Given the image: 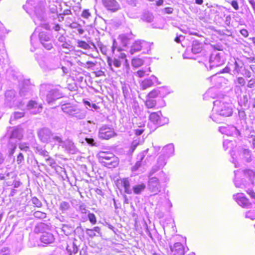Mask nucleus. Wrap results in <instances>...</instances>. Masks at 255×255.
Listing matches in <instances>:
<instances>
[{
	"label": "nucleus",
	"mask_w": 255,
	"mask_h": 255,
	"mask_svg": "<svg viewBox=\"0 0 255 255\" xmlns=\"http://www.w3.org/2000/svg\"><path fill=\"white\" fill-rule=\"evenodd\" d=\"M83 102L85 105H88L89 107H91V104L89 101L84 100Z\"/></svg>",
	"instance_id": "nucleus-61"
},
{
	"label": "nucleus",
	"mask_w": 255,
	"mask_h": 255,
	"mask_svg": "<svg viewBox=\"0 0 255 255\" xmlns=\"http://www.w3.org/2000/svg\"><path fill=\"white\" fill-rule=\"evenodd\" d=\"M38 227L40 229H44L45 228L48 230L49 229V226L43 223H40L38 225Z\"/></svg>",
	"instance_id": "nucleus-45"
},
{
	"label": "nucleus",
	"mask_w": 255,
	"mask_h": 255,
	"mask_svg": "<svg viewBox=\"0 0 255 255\" xmlns=\"http://www.w3.org/2000/svg\"><path fill=\"white\" fill-rule=\"evenodd\" d=\"M77 63L81 66L86 69H90L96 65V63L87 59V55L81 57L77 61Z\"/></svg>",
	"instance_id": "nucleus-9"
},
{
	"label": "nucleus",
	"mask_w": 255,
	"mask_h": 255,
	"mask_svg": "<svg viewBox=\"0 0 255 255\" xmlns=\"http://www.w3.org/2000/svg\"><path fill=\"white\" fill-rule=\"evenodd\" d=\"M27 108L28 110H34V114H37L41 112L43 107L42 104H38L36 101L30 100L27 104Z\"/></svg>",
	"instance_id": "nucleus-11"
},
{
	"label": "nucleus",
	"mask_w": 255,
	"mask_h": 255,
	"mask_svg": "<svg viewBox=\"0 0 255 255\" xmlns=\"http://www.w3.org/2000/svg\"><path fill=\"white\" fill-rule=\"evenodd\" d=\"M234 199L237 204L244 208H249L252 203L242 193H238L234 196Z\"/></svg>",
	"instance_id": "nucleus-8"
},
{
	"label": "nucleus",
	"mask_w": 255,
	"mask_h": 255,
	"mask_svg": "<svg viewBox=\"0 0 255 255\" xmlns=\"http://www.w3.org/2000/svg\"><path fill=\"white\" fill-rule=\"evenodd\" d=\"M1 218H2V215L1 214H0V221H1Z\"/></svg>",
	"instance_id": "nucleus-63"
},
{
	"label": "nucleus",
	"mask_w": 255,
	"mask_h": 255,
	"mask_svg": "<svg viewBox=\"0 0 255 255\" xmlns=\"http://www.w3.org/2000/svg\"><path fill=\"white\" fill-rule=\"evenodd\" d=\"M107 62L110 67L112 66V63H113L114 66L117 68L121 67L122 63L123 62L126 64H128L127 55L124 53H121L117 58H115L113 60L108 57L107 58Z\"/></svg>",
	"instance_id": "nucleus-6"
},
{
	"label": "nucleus",
	"mask_w": 255,
	"mask_h": 255,
	"mask_svg": "<svg viewBox=\"0 0 255 255\" xmlns=\"http://www.w3.org/2000/svg\"><path fill=\"white\" fill-rule=\"evenodd\" d=\"M247 193L253 198L255 199V192L252 189H249Z\"/></svg>",
	"instance_id": "nucleus-48"
},
{
	"label": "nucleus",
	"mask_w": 255,
	"mask_h": 255,
	"mask_svg": "<svg viewBox=\"0 0 255 255\" xmlns=\"http://www.w3.org/2000/svg\"><path fill=\"white\" fill-rule=\"evenodd\" d=\"M153 85V82L152 80L150 79H145L141 81L140 84V89L142 90H145L150 87Z\"/></svg>",
	"instance_id": "nucleus-19"
},
{
	"label": "nucleus",
	"mask_w": 255,
	"mask_h": 255,
	"mask_svg": "<svg viewBox=\"0 0 255 255\" xmlns=\"http://www.w3.org/2000/svg\"><path fill=\"white\" fill-rule=\"evenodd\" d=\"M142 49L141 43L140 40L135 41L131 46L130 53L132 54L135 52L139 51Z\"/></svg>",
	"instance_id": "nucleus-18"
},
{
	"label": "nucleus",
	"mask_w": 255,
	"mask_h": 255,
	"mask_svg": "<svg viewBox=\"0 0 255 255\" xmlns=\"http://www.w3.org/2000/svg\"><path fill=\"white\" fill-rule=\"evenodd\" d=\"M25 115L24 112H15L13 114L12 117L11 118V120H16L20 118H23Z\"/></svg>",
	"instance_id": "nucleus-26"
},
{
	"label": "nucleus",
	"mask_w": 255,
	"mask_h": 255,
	"mask_svg": "<svg viewBox=\"0 0 255 255\" xmlns=\"http://www.w3.org/2000/svg\"><path fill=\"white\" fill-rule=\"evenodd\" d=\"M240 33L245 37H247L249 36V32L246 29H241Z\"/></svg>",
	"instance_id": "nucleus-44"
},
{
	"label": "nucleus",
	"mask_w": 255,
	"mask_h": 255,
	"mask_svg": "<svg viewBox=\"0 0 255 255\" xmlns=\"http://www.w3.org/2000/svg\"><path fill=\"white\" fill-rule=\"evenodd\" d=\"M54 139H55V140H56L57 141H58L59 143H62L63 142V140H62V139L61 137L60 136H55L54 137Z\"/></svg>",
	"instance_id": "nucleus-53"
},
{
	"label": "nucleus",
	"mask_w": 255,
	"mask_h": 255,
	"mask_svg": "<svg viewBox=\"0 0 255 255\" xmlns=\"http://www.w3.org/2000/svg\"><path fill=\"white\" fill-rule=\"evenodd\" d=\"M170 249L173 255H184L185 254L184 247L180 243H175L173 246L170 247Z\"/></svg>",
	"instance_id": "nucleus-10"
},
{
	"label": "nucleus",
	"mask_w": 255,
	"mask_h": 255,
	"mask_svg": "<svg viewBox=\"0 0 255 255\" xmlns=\"http://www.w3.org/2000/svg\"><path fill=\"white\" fill-rule=\"evenodd\" d=\"M98 161L109 168L117 167L119 164V159L113 153L109 151H100L97 155Z\"/></svg>",
	"instance_id": "nucleus-1"
},
{
	"label": "nucleus",
	"mask_w": 255,
	"mask_h": 255,
	"mask_svg": "<svg viewBox=\"0 0 255 255\" xmlns=\"http://www.w3.org/2000/svg\"><path fill=\"white\" fill-rule=\"evenodd\" d=\"M46 161H49V165L51 166H52L53 165L56 164L55 161L53 158H52L51 157H50V156H48L46 159Z\"/></svg>",
	"instance_id": "nucleus-43"
},
{
	"label": "nucleus",
	"mask_w": 255,
	"mask_h": 255,
	"mask_svg": "<svg viewBox=\"0 0 255 255\" xmlns=\"http://www.w3.org/2000/svg\"><path fill=\"white\" fill-rule=\"evenodd\" d=\"M101 228L99 227H94L92 229H86V232L87 235L90 238H93L96 236L95 232L98 234L100 233Z\"/></svg>",
	"instance_id": "nucleus-20"
},
{
	"label": "nucleus",
	"mask_w": 255,
	"mask_h": 255,
	"mask_svg": "<svg viewBox=\"0 0 255 255\" xmlns=\"http://www.w3.org/2000/svg\"><path fill=\"white\" fill-rule=\"evenodd\" d=\"M15 149H16V146H14L11 149V151H10V154H13L14 153V152H15Z\"/></svg>",
	"instance_id": "nucleus-60"
},
{
	"label": "nucleus",
	"mask_w": 255,
	"mask_h": 255,
	"mask_svg": "<svg viewBox=\"0 0 255 255\" xmlns=\"http://www.w3.org/2000/svg\"><path fill=\"white\" fill-rule=\"evenodd\" d=\"M85 140L88 143H89L92 145H95L94 140L93 138H86Z\"/></svg>",
	"instance_id": "nucleus-50"
},
{
	"label": "nucleus",
	"mask_w": 255,
	"mask_h": 255,
	"mask_svg": "<svg viewBox=\"0 0 255 255\" xmlns=\"http://www.w3.org/2000/svg\"><path fill=\"white\" fill-rule=\"evenodd\" d=\"M40 154L43 156H48V152L46 150H42L40 152Z\"/></svg>",
	"instance_id": "nucleus-54"
},
{
	"label": "nucleus",
	"mask_w": 255,
	"mask_h": 255,
	"mask_svg": "<svg viewBox=\"0 0 255 255\" xmlns=\"http://www.w3.org/2000/svg\"><path fill=\"white\" fill-rule=\"evenodd\" d=\"M19 148L21 150L26 151L29 148V146L27 145V143H23L19 145Z\"/></svg>",
	"instance_id": "nucleus-42"
},
{
	"label": "nucleus",
	"mask_w": 255,
	"mask_h": 255,
	"mask_svg": "<svg viewBox=\"0 0 255 255\" xmlns=\"http://www.w3.org/2000/svg\"><path fill=\"white\" fill-rule=\"evenodd\" d=\"M235 83L237 87H244L246 83L245 79L242 77H239L235 81Z\"/></svg>",
	"instance_id": "nucleus-28"
},
{
	"label": "nucleus",
	"mask_w": 255,
	"mask_h": 255,
	"mask_svg": "<svg viewBox=\"0 0 255 255\" xmlns=\"http://www.w3.org/2000/svg\"><path fill=\"white\" fill-rule=\"evenodd\" d=\"M144 157V156L142 155L140 158V160L136 162L135 164L131 168V170L132 171H136L141 166V161L143 159Z\"/></svg>",
	"instance_id": "nucleus-30"
},
{
	"label": "nucleus",
	"mask_w": 255,
	"mask_h": 255,
	"mask_svg": "<svg viewBox=\"0 0 255 255\" xmlns=\"http://www.w3.org/2000/svg\"><path fill=\"white\" fill-rule=\"evenodd\" d=\"M32 203L37 207H41L42 206L41 202L35 197L31 199Z\"/></svg>",
	"instance_id": "nucleus-35"
},
{
	"label": "nucleus",
	"mask_w": 255,
	"mask_h": 255,
	"mask_svg": "<svg viewBox=\"0 0 255 255\" xmlns=\"http://www.w3.org/2000/svg\"><path fill=\"white\" fill-rule=\"evenodd\" d=\"M195 3L199 5H201L203 3L204 0H195Z\"/></svg>",
	"instance_id": "nucleus-58"
},
{
	"label": "nucleus",
	"mask_w": 255,
	"mask_h": 255,
	"mask_svg": "<svg viewBox=\"0 0 255 255\" xmlns=\"http://www.w3.org/2000/svg\"><path fill=\"white\" fill-rule=\"evenodd\" d=\"M69 208V204L66 202H63L60 206V208L62 211L67 210Z\"/></svg>",
	"instance_id": "nucleus-38"
},
{
	"label": "nucleus",
	"mask_w": 255,
	"mask_h": 255,
	"mask_svg": "<svg viewBox=\"0 0 255 255\" xmlns=\"http://www.w3.org/2000/svg\"><path fill=\"white\" fill-rule=\"evenodd\" d=\"M160 94V92L157 89H153L150 91L146 95L147 98L155 99Z\"/></svg>",
	"instance_id": "nucleus-25"
},
{
	"label": "nucleus",
	"mask_w": 255,
	"mask_h": 255,
	"mask_svg": "<svg viewBox=\"0 0 255 255\" xmlns=\"http://www.w3.org/2000/svg\"><path fill=\"white\" fill-rule=\"evenodd\" d=\"M217 110L220 115L225 117L231 116L233 113L229 104L224 102H219L217 106Z\"/></svg>",
	"instance_id": "nucleus-7"
},
{
	"label": "nucleus",
	"mask_w": 255,
	"mask_h": 255,
	"mask_svg": "<svg viewBox=\"0 0 255 255\" xmlns=\"http://www.w3.org/2000/svg\"><path fill=\"white\" fill-rule=\"evenodd\" d=\"M101 1L104 7L111 12H116L121 9L117 0H101Z\"/></svg>",
	"instance_id": "nucleus-4"
},
{
	"label": "nucleus",
	"mask_w": 255,
	"mask_h": 255,
	"mask_svg": "<svg viewBox=\"0 0 255 255\" xmlns=\"http://www.w3.org/2000/svg\"><path fill=\"white\" fill-rule=\"evenodd\" d=\"M133 37L134 36L131 33L129 34H122L119 36L118 39L123 46H126L129 44Z\"/></svg>",
	"instance_id": "nucleus-13"
},
{
	"label": "nucleus",
	"mask_w": 255,
	"mask_h": 255,
	"mask_svg": "<svg viewBox=\"0 0 255 255\" xmlns=\"http://www.w3.org/2000/svg\"><path fill=\"white\" fill-rule=\"evenodd\" d=\"M34 216L36 218H44L46 217V214L40 211H35Z\"/></svg>",
	"instance_id": "nucleus-34"
},
{
	"label": "nucleus",
	"mask_w": 255,
	"mask_h": 255,
	"mask_svg": "<svg viewBox=\"0 0 255 255\" xmlns=\"http://www.w3.org/2000/svg\"><path fill=\"white\" fill-rule=\"evenodd\" d=\"M149 120L158 127L163 126L168 123V119L162 116L161 111L151 113L149 115Z\"/></svg>",
	"instance_id": "nucleus-2"
},
{
	"label": "nucleus",
	"mask_w": 255,
	"mask_h": 255,
	"mask_svg": "<svg viewBox=\"0 0 255 255\" xmlns=\"http://www.w3.org/2000/svg\"><path fill=\"white\" fill-rule=\"evenodd\" d=\"M117 135L114 129L107 126H103L99 129V137L103 140H109Z\"/></svg>",
	"instance_id": "nucleus-3"
},
{
	"label": "nucleus",
	"mask_w": 255,
	"mask_h": 255,
	"mask_svg": "<svg viewBox=\"0 0 255 255\" xmlns=\"http://www.w3.org/2000/svg\"><path fill=\"white\" fill-rule=\"evenodd\" d=\"M144 131V130L143 129H136L134 130V133L136 136H138L141 135Z\"/></svg>",
	"instance_id": "nucleus-49"
},
{
	"label": "nucleus",
	"mask_w": 255,
	"mask_h": 255,
	"mask_svg": "<svg viewBox=\"0 0 255 255\" xmlns=\"http://www.w3.org/2000/svg\"><path fill=\"white\" fill-rule=\"evenodd\" d=\"M93 73L95 74V76L97 77H102V76H105V72L102 70L94 71V72H93Z\"/></svg>",
	"instance_id": "nucleus-41"
},
{
	"label": "nucleus",
	"mask_w": 255,
	"mask_h": 255,
	"mask_svg": "<svg viewBox=\"0 0 255 255\" xmlns=\"http://www.w3.org/2000/svg\"><path fill=\"white\" fill-rule=\"evenodd\" d=\"M116 185L119 189L123 188L124 191L127 194H130L131 193V190L130 189V182L129 180L128 177H125L122 178L118 179L116 182Z\"/></svg>",
	"instance_id": "nucleus-5"
},
{
	"label": "nucleus",
	"mask_w": 255,
	"mask_h": 255,
	"mask_svg": "<svg viewBox=\"0 0 255 255\" xmlns=\"http://www.w3.org/2000/svg\"><path fill=\"white\" fill-rule=\"evenodd\" d=\"M253 107V108H255V101H254V102Z\"/></svg>",
	"instance_id": "nucleus-62"
},
{
	"label": "nucleus",
	"mask_w": 255,
	"mask_h": 255,
	"mask_svg": "<svg viewBox=\"0 0 255 255\" xmlns=\"http://www.w3.org/2000/svg\"><path fill=\"white\" fill-rule=\"evenodd\" d=\"M139 145V142L136 140H133L130 145L129 146V151L131 153L136 149L137 146Z\"/></svg>",
	"instance_id": "nucleus-33"
},
{
	"label": "nucleus",
	"mask_w": 255,
	"mask_h": 255,
	"mask_svg": "<svg viewBox=\"0 0 255 255\" xmlns=\"http://www.w3.org/2000/svg\"><path fill=\"white\" fill-rule=\"evenodd\" d=\"M192 51L195 54L200 53L202 50V46L201 44L197 42H195L193 44L192 46Z\"/></svg>",
	"instance_id": "nucleus-24"
},
{
	"label": "nucleus",
	"mask_w": 255,
	"mask_h": 255,
	"mask_svg": "<svg viewBox=\"0 0 255 255\" xmlns=\"http://www.w3.org/2000/svg\"><path fill=\"white\" fill-rule=\"evenodd\" d=\"M164 11L165 13L171 14L173 11V8L172 7H166L164 8Z\"/></svg>",
	"instance_id": "nucleus-47"
},
{
	"label": "nucleus",
	"mask_w": 255,
	"mask_h": 255,
	"mask_svg": "<svg viewBox=\"0 0 255 255\" xmlns=\"http://www.w3.org/2000/svg\"><path fill=\"white\" fill-rule=\"evenodd\" d=\"M24 158L23 154L22 153H19L16 157V162L18 164H21V163L24 161Z\"/></svg>",
	"instance_id": "nucleus-37"
},
{
	"label": "nucleus",
	"mask_w": 255,
	"mask_h": 255,
	"mask_svg": "<svg viewBox=\"0 0 255 255\" xmlns=\"http://www.w3.org/2000/svg\"><path fill=\"white\" fill-rule=\"evenodd\" d=\"M40 239L42 243L46 244H51L53 243L55 240L54 236L48 232H43Z\"/></svg>",
	"instance_id": "nucleus-14"
},
{
	"label": "nucleus",
	"mask_w": 255,
	"mask_h": 255,
	"mask_svg": "<svg viewBox=\"0 0 255 255\" xmlns=\"http://www.w3.org/2000/svg\"><path fill=\"white\" fill-rule=\"evenodd\" d=\"M230 68L228 67H226L222 70V73H229L230 71Z\"/></svg>",
	"instance_id": "nucleus-56"
},
{
	"label": "nucleus",
	"mask_w": 255,
	"mask_h": 255,
	"mask_svg": "<svg viewBox=\"0 0 255 255\" xmlns=\"http://www.w3.org/2000/svg\"><path fill=\"white\" fill-rule=\"evenodd\" d=\"M69 27L71 29H76L78 31L79 34H82L84 32V30L82 28L81 24L77 22L74 21L71 22L69 24Z\"/></svg>",
	"instance_id": "nucleus-22"
},
{
	"label": "nucleus",
	"mask_w": 255,
	"mask_h": 255,
	"mask_svg": "<svg viewBox=\"0 0 255 255\" xmlns=\"http://www.w3.org/2000/svg\"><path fill=\"white\" fill-rule=\"evenodd\" d=\"M88 218L90 222L92 224H95L97 223V219L95 215L93 213H89L88 214Z\"/></svg>",
	"instance_id": "nucleus-31"
},
{
	"label": "nucleus",
	"mask_w": 255,
	"mask_h": 255,
	"mask_svg": "<svg viewBox=\"0 0 255 255\" xmlns=\"http://www.w3.org/2000/svg\"><path fill=\"white\" fill-rule=\"evenodd\" d=\"M231 5L235 9L238 10L239 9L238 3L236 0H232L231 1Z\"/></svg>",
	"instance_id": "nucleus-46"
},
{
	"label": "nucleus",
	"mask_w": 255,
	"mask_h": 255,
	"mask_svg": "<svg viewBox=\"0 0 255 255\" xmlns=\"http://www.w3.org/2000/svg\"><path fill=\"white\" fill-rule=\"evenodd\" d=\"M144 104L146 108L154 109L156 108L157 102L155 99H152L146 97V99L144 101Z\"/></svg>",
	"instance_id": "nucleus-21"
},
{
	"label": "nucleus",
	"mask_w": 255,
	"mask_h": 255,
	"mask_svg": "<svg viewBox=\"0 0 255 255\" xmlns=\"http://www.w3.org/2000/svg\"><path fill=\"white\" fill-rule=\"evenodd\" d=\"M164 2V0H157L156 1V5L157 6H161L163 5Z\"/></svg>",
	"instance_id": "nucleus-55"
},
{
	"label": "nucleus",
	"mask_w": 255,
	"mask_h": 255,
	"mask_svg": "<svg viewBox=\"0 0 255 255\" xmlns=\"http://www.w3.org/2000/svg\"><path fill=\"white\" fill-rule=\"evenodd\" d=\"M229 128V126L227 127H221L219 128V130L223 134L229 135L230 134V132L229 131V130L228 129Z\"/></svg>",
	"instance_id": "nucleus-36"
},
{
	"label": "nucleus",
	"mask_w": 255,
	"mask_h": 255,
	"mask_svg": "<svg viewBox=\"0 0 255 255\" xmlns=\"http://www.w3.org/2000/svg\"><path fill=\"white\" fill-rule=\"evenodd\" d=\"M145 189V185L142 183L137 184L132 187L133 192L135 194H139Z\"/></svg>",
	"instance_id": "nucleus-23"
},
{
	"label": "nucleus",
	"mask_w": 255,
	"mask_h": 255,
	"mask_svg": "<svg viewBox=\"0 0 255 255\" xmlns=\"http://www.w3.org/2000/svg\"><path fill=\"white\" fill-rule=\"evenodd\" d=\"M96 106V105L95 104H93L92 107H95Z\"/></svg>",
	"instance_id": "nucleus-64"
},
{
	"label": "nucleus",
	"mask_w": 255,
	"mask_h": 255,
	"mask_svg": "<svg viewBox=\"0 0 255 255\" xmlns=\"http://www.w3.org/2000/svg\"><path fill=\"white\" fill-rule=\"evenodd\" d=\"M77 43L78 46L79 47L84 49L85 50L89 49L90 48V46L89 45V44L85 41L79 40L77 42Z\"/></svg>",
	"instance_id": "nucleus-29"
},
{
	"label": "nucleus",
	"mask_w": 255,
	"mask_h": 255,
	"mask_svg": "<svg viewBox=\"0 0 255 255\" xmlns=\"http://www.w3.org/2000/svg\"><path fill=\"white\" fill-rule=\"evenodd\" d=\"M63 110L64 112L71 116H75L79 113V110L75 106L68 105L65 106Z\"/></svg>",
	"instance_id": "nucleus-15"
},
{
	"label": "nucleus",
	"mask_w": 255,
	"mask_h": 255,
	"mask_svg": "<svg viewBox=\"0 0 255 255\" xmlns=\"http://www.w3.org/2000/svg\"><path fill=\"white\" fill-rule=\"evenodd\" d=\"M175 41L177 43H180L181 41H180V37L179 36H177L175 38V39H174Z\"/></svg>",
	"instance_id": "nucleus-59"
},
{
	"label": "nucleus",
	"mask_w": 255,
	"mask_h": 255,
	"mask_svg": "<svg viewBox=\"0 0 255 255\" xmlns=\"http://www.w3.org/2000/svg\"><path fill=\"white\" fill-rule=\"evenodd\" d=\"M148 188L151 191H158L159 188L158 179L154 177L149 178L148 181Z\"/></svg>",
	"instance_id": "nucleus-12"
},
{
	"label": "nucleus",
	"mask_w": 255,
	"mask_h": 255,
	"mask_svg": "<svg viewBox=\"0 0 255 255\" xmlns=\"http://www.w3.org/2000/svg\"><path fill=\"white\" fill-rule=\"evenodd\" d=\"M250 3L251 4L253 9L255 10V1L254 0H251L250 1Z\"/></svg>",
	"instance_id": "nucleus-57"
},
{
	"label": "nucleus",
	"mask_w": 255,
	"mask_h": 255,
	"mask_svg": "<svg viewBox=\"0 0 255 255\" xmlns=\"http://www.w3.org/2000/svg\"><path fill=\"white\" fill-rule=\"evenodd\" d=\"M247 87L250 88H254L255 87V79H250L248 83Z\"/></svg>",
	"instance_id": "nucleus-40"
},
{
	"label": "nucleus",
	"mask_w": 255,
	"mask_h": 255,
	"mask_svg": "<svg viewBox=\"0 0 255 255\" xmlns=\"http://www.w3.org/2000/svg\"><path fill=\"white\" fill-rule=\"evenodd\" d=\"M66 251L69 255H75L78 252V248L74 243L71 242L67 244Z\"/></svg>",
	"instance_id": "nucleus-17"
},
{
	"label": "nucleus",
	"mask_w": 255,
	"mask_h": 255,
	"mask_svg": "<svg viewBox=\"0 0 255 255\" xmlns=\"http://www.w3.org/2000/svg\"><path fill=\"white\" fill-rule=\"evenodd\" d=\"M72 14L71 10L70 9H66L64 10L62 14L64 15H70Z\"/></svg>",
	"instance_id": "nucleus-51"
},
{
	"label": "nucleus",
	"mask_w": 255,
	"mask_h": 255,
	"mask_svg": "<svg viewBox=\"0 0 255 255\" xmlns=\"http://www.w3.org/2000/svg\"><path fill=\"white\" fill-rule=\"evenodd\" d=\"M132 65L134 67H139L143 65V60L139 58H133L131 61Z\"/></svg>",
	"instance_id": "nucleus-27"
},
{
	"label": "nucleus",
	"mask_w": 255,
	"mask_h": 255,
	"mask_svg": "<svg viewBox=\"0 0 255 255\" xmlns=\"http://www.w3.org/2000/svg\"><path fill=\"white\" fill-rule=\"evenodd\" d=\"M81 16L84 18L88 19L91 16V13L89 9H85L82 11Z\"/></svg>",
	"instance_id": "nucleus-32"
},
{
	"label": "nucleus",
	"mask_w": 255,
	"mask_h": 255,
	"mask_svg": "<svg viewBox=\"0 0 255 255\" xmlns=\"http://www.w3.org/2000/svg\"><path fill=\"white\" fill-rule=\"evenodd\" d=\"M23 135L21 133V129L17 127H15L13 129L9 137L10 139L17 138L19 140L21 139Z\"/></svg>",
	"instance_id": "nucleus-16"
},
{
	"label": "nucleus",
	"mask_w": 255,
	"mask_h": 255,
	"mask_svg": "<svg viewBox=\"0 0 255 255\" xmlns=\"http://www.w3.org/2000/svg\"><path fill=\"white\" fill-rule=\"evenodd\" d=\"M53 29L56 31H59L61 29L60 25L58 23L55 24L53 27Z\"/></svg>",
	"instance_id": "nucleus-52"
},
{
	"label": "nucleus",
	"mask_w": 255,
	"mask_h": 255,
	"mask_svg": "<svg viewBox=\"0 0 255 255\" xmlns=\"http://www.w3.org/2000/svg\"><path fill=\"white\" fill-rule=\"evenodd\" d=\"M136 74L138 78H142L146 75V71L142 69L139 70L136 72Z\"/></svg>",
	"instance_id": "nucleus-39"
}]
</instances>
